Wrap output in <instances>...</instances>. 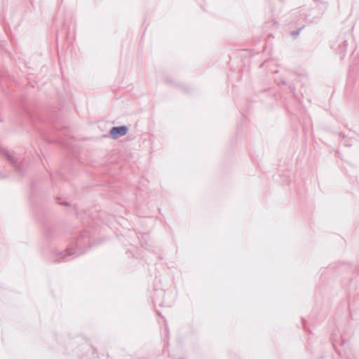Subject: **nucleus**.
Here are the masks:
<instances>
[{
  "label": "nucleus",
  "instance_id": "nucleus-1",
  "mask_svg": "<svg viewBox=\"0 0 359 359\" xmlns=\"http://www.w3.org/2000/svg\"><path fill=\"white\" fill-rule=\"evenodd\" d=\"M128 133V128L126 126L114 127L111 129L109 134L113 139H117L125 135Z\"/></svg>",
  "mask_w": 359,
  "mask_h": 359
}]
</instances>
